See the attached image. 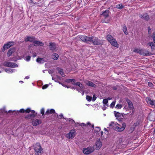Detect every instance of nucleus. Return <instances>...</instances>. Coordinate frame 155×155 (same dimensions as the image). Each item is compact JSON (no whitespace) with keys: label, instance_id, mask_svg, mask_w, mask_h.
I'll return each mask as SVG.
<instances>
[{"label":"nucleus","instance_id":"obj_1","mask_svg":"<svg viewBox=\"0 0 155 155\" xmlns=\"http://www.w3.org/2000/svg\"><path fill=\"white\" fill-rule=\"evenodd\" d=\"M110 126H111L113 129L118 132H121L123 131L126 127V124L124 122L122 124L121 127H119L118 125H117L114 123V122H111L109 124Z\"/></svg>","mask_w":155,"mask_h":155},{"label":"nucleus","instance_id":"obj_2","mask_svg":"<svg viewBox=\"0 0 155 155\" xmlns=\"http://www.w3.org/2000/svg\"><path fill=\"white\" fill-rule=\"evenodd\" d=\"M34 150L35 151V155H41V153L43 150L40 143H36L34 146Z\"/></svg>","mask_w":155,"mask_h":155},{"label":"nucleus","instance_id":"obj_3","mask_svg":"<svg viewBox=\"0 0 155 155\" xmlns=\"http://www.w3.org/2000/svg\"><path fill=\"white\" fill-rule=\"evenodd\" d=\"M92 43L94 45H100L102 44V42L101 41L97 38L95 37H90V42Z\"/></svg>","mask_w":155,"mask_h":155},{"label":"nucleus","instance_id":"obj_4","mask_svg":"<svg viewBox=\"0 0 155 155\" xmlns=\"http://www.w3.org/2000/svg\"><path fill=\"white\" fill-rule=\"evenodd\" d=\"M94 148L93 147H89L87 148H84L83 153L86 154H88L93 152L94 150Z\"/></svg>","mask_w":155,"mask_h":155},{"label":"nucleus","instance_id":"obj_5","mask_svg":"<svg viewBox=\"0 0 155 155\" xmlns=\"http://www.w3.org/2000/svg\"><path fill=\"white\" fill-rule=\"evenodd\" d=\"M4 66L11 68H16L18 67V65L15 63L5 61L3 64Z\"/></svg>","mask_w":155,"mask_h":155},{"label":"nucleus","instance_id":"obj_6","mask_svg":"<svg viewBox=\"0 0 155 155\" xmlns=\"http://www.w3.org/2000/svg\"><path fill=\"white\" fill-rule=\"evenodd\" d=\"M139 53L143 55H150L153 54L148 51L142 49H140Z\"/></svg>","mask_w":155,"mask_h":155},{"label":"nucleus","instance_id":"obj_7","mask_svg":"<svg viewBox=\"0 0 155 155\" xmlns=\"http://www.w3.org/2000/svg\"><path fill=\"white\" fill-rule=\"evenodd\" d=\"M75 130H72L67 135H68V138L70 139H71L74 137L75 136Z\"/></svg>","mask_w":155,"mask_h":155},{"label":"nucleus","instance_id":"obj_8","mask_svg":"<svg viewBox=\"0 0 155 155\" xmlns=\"http://www.w3.org/2000/svg\"><path fill=\"white\" fill-rule=\"evenodd\" d=\"M80 38L83 42L86 43L90 42V37L86 36H80L79 37Z\"/></svg>","mask_w":155,"mask_h":155},{"label":"nucleus","instance_id":"obj_9","mask_svg":"<svg viewBox=\"0 0 155 155\" xmlns=\"http://www.w3.org/2000/svg\"><path fill=\"white\" fill-rule=\"evenodd\" d=\"M25 112V110L23 109H21L19 111H15V110H13V111L9 110L8 111V112L7 111H6L5 112V113H6V114H7L8 113H10L11 112H12V113H15V114H16L17 115H18V114L20 112L21 113H24Z\"/></svg>","mask_w":155,"mask_h":155},{"label":"nucleus","instance_id":"obj_10","mask_svg":"<svg viewBox=\"0 0 155 155\" xmlns=\"http://www.w3.org/2000/svg\"><path fill=\"white\" fill-rule=\"evenodd\" d=\"M149 120L151 121H154L155 120V111L150 113L148 117Z\"/></svg>","mask_w":155,"mask_h":155},{"label":"nucleus","instance_id":"obj_11","mask_svg":"<svg viewBox=\"0 0 155 155\" xmlns=\"http://www.w3.org/2000/svg\"><path fill=\"white\" fill-rule=\"evenodd\" d=\"M31 114H29L25 116V118L30 119L31 117H34L36 116V114H35V112L34 110L31 111Z\"/></svg>","mask_w":155,"mask_h":155},{"label":"nucleus","instance_id":"obj_12","mask_svg":"<svg viewBox=\"0 0 155 155\" xmlns=\"http://www.w3.org/2000/svg\"><path fill=\"white\" fill-rule=\"evenodd\" d=\"M50 47V49L54 51L56 50V45L54 43L50 42L49 45Z\"/></svg>","mask_w":155,"mask_h":155},{"label":"nucleus","instance_id":"obj_13","mask_svg":"<svg viewBox=\"0 0 155 155\" xmlns=\"http://www.w3.org/2000/svg\"><path fill=\"white\" fill-rule=\"evenodd\" d=\"M84 83L87 85L92 87H96V85L92 82L87 80H85L84 81Z\"/></svg>","mask_w":155,"mask_h":155},{"label":"nucleus","instance_id":"obj_14","mask_svg":"<svg viewBox=\"0 0 155 155\" xmlns=\"http://www.w3.org/2000/svg\"><path fill=\"white\" fill-rule=\"evenodd\" d=\"M109 10L107 9L103 12L101 15H103L105 18H107L109 17Z\"/></svg>","mask_w":155,"mask_h":155},{"label":"nucleus","instance_id":"obj_15","mask_svg":"<svg viewBox=\"0 0 155 155\" xmlns=\"http://www.w3.org/2000/svg\"><path fill=\"white\" fill-rule=\"evenodd\" d=\"M41 120L36 119L34 121V120L33 119L32 120V124L34 126H36L41 124Z\"/></svg>","mask_w":155,"mask_h":155},{"label":"nucleus","instance_id":"obj_16","mask_svg":"<svg viewBox=\"0 0 155 155\" xmlns=\"http://www.w3.org/2000/svg\"><path fill=\"white\" fill-rule=\"evenodd\" d=\"M110 42L112 46L117 48L118 47V44L116 40L114 38L113 39L112 41H111Z\"/></svg>","mask_w":155,"mask_h":155},{"label":"nucleus","instance_id":"obj_17","mask_svg":"<svg viewBox=\"0 0 155 155\" xmlns=\"http://www.w3.org/2000/svg\"><path fill=\"white\" fill-rule=\"evenodd\" d=\"M15 51V49L14 48H10L7 52V56L8 57H10Z\"/></svg>","mask_w":155,"mask_h":155},{"label":"nucleus","instance_id":"obj_18","mask_svg":"<svg viewBox=\"0 0 155 155\" xmlns=\"http://www.w3.org/2000/svg\"><path fill=\"white\" fill-rule=\"evenodd\" d=\"M147 102L150 104V105L153 106L154 105L155 100H152L150 98L148 97H147L146 98Z\"/></svg>","mask_w":155,"mask_h":155},{"label":"nucleus","instance_id":"obj_19","mask_svg":"<svg viewBox=\"0 0 155 155\" xmlns=\"http://www.w3.org/2000/svg\"><path fill=\"white\" fill-rule=\"evenodd\" d=\"M35 38L34 37H28L27 38L25 39V41H30V42H33L35 41Z\"/></svg>","mask_w":155,"mask_h":155},{"label":"nucleus","instance_id":"obj_20","mask_svg":"<svg viewBox=\"0 0 155 155\" xmlns=\"http://www.w3.org/2000/svg\"><path fill=\"white\" fill-rule=\"evenodd\" d=\"M95 145L97 147V149H99L102 146V143L100 141V139L97 140L96 142Z\"/></svg>","mask_w":155,"mask_h":155},{"label":"nucleus","instance_id":"obj_21","mask_svg":"<svg viewBox=\"0 0 155 155\" xmlns=\"http://www.w3.org/2000/svg\"><path fill=\"white\" fill-rule=\"evenodd\" d=\"M147 45L150 46L151 48V50L153 51L155 49V45L154 43L153 42H149L147 43Z\"/></svg>","mask_w":155,"mask_h":155},{"label":"nucleus","instance_id":"obj_22","mask_svg":"<svg viewBox=\"0 0 155 155\" xmlns=\"http://www.w3.org/2000/svg\"><path fill=\"white\" fill-rule=\"evenodd\" d=\"M140 17L147 21H148L150 18L149 15L147 13L144 14L143 15H141Z\"/></svg>","mask_w":155,"mask_h":155},{"label":"nucleus","instance_id":"obj_23","mask_svg":"<svg viewBox=\"0 0 155 155\" xmlns=\"http://www.w3.org/2000/svg\"><path fill=\"white\" fill-rule=\"evenodd\" d=\"M33 43L34 44V46H43L44 45V43L42 42L37 41H34Z\"/></svg>","mask_w":155,"mask_h":155},{"label":"nucleus","instance_id":"obj_24","mask_svg":"<svg viewBox=\"0 0 155 155\" xmlns=\"http://www.w3.org/2000/svg\"><path fill=\"white\" fill-rule=\"evenodd\" d=\"M126 101L128 103L129 106V107L130 109H132L134 107L132 102L129 99H127L126 100Z\"/></svg>","mask_w":155,"mask_h":155},{"label":"nucleus","instance_id":"obj_25","mask_svg":"<svg viewBox=\"0 0 155 155\" xmlns=\"http://www.w3.org/2000/svg\"><path fill=\"white\" fill-rule=\"evenodd\" d=\"M36 62L39 64H43L45 61L44 59L43 58H39L38 57V58L36 59Z\"/></svg>","mask_w":155,"mask_h":155},{"label":"nucleus","instance_id":"obj_26","mask_svg":"<svg viewBox=\"0 0 155 155\" xmlns=\"http://www.w3.org/2000/svg\"><path fill=\"white\" fill-rule=\"evenodd\" d=\"M114 114H115V117H121V116L124 117V115L122 113H120L118 112H117L116 111H114Z\"/></svg>","mask_w":155,"mask_h":155},{"label":"nucleus","instance_id":"obj_27","mask_svg":"<svg viewBox=\"0 0 155 155\" xmlns=\"http://www.w3.org/2000/svg\"><path fill=\"white\" fill-rule=\"evenodd\" d=\"M14 43L12 42H9L6 44L5 45H4L6 47V49H8L11 46L13 45Z\"/></svg>","mask_w":155,"mask_h":155},{"label":"nucleus","instance_id":"obj_28","mask_svg":"<svg viewBox=\"0 0 155 155\" xmlns=\"http://www.w3.org/2000/svg\"><path fill=\"white\" fill-rule=\"evenodd\" d=\"M123 31L124 33L126 35H128V32H127V27L125 24H124L123 25Z\"/></svg>","mask_w":155,"mask_h":155},{"label":"nucleus","instance_id":"obj_29","mask_svg":"<svg viewBox=\"0 0 155 155\" xmlns=\"http://www.w3.org/2000/svg\"><path fill=\"white\" fill-rule=\"evenodd\" d=\"M59 57L58 55L56 53H54L52 55V58L54 60H57Z\"/></svg>","mask_w":155,"mask_h":155},{"label":"nucleus","instance_id":"obj_30","mask_svg":"<svg viewBox=\"0 0 155 155\" xmlns=\"http://www.w3.org/2000/svg\"><path fill=\"white\" fill-rule=\"evenodd\" d=\"M129 142L126 139H124L121 145L124 146H127L129 144Z\"/></svg>","mask_w":155,"mask_h":155},{"label":"nucleus","instance_id":"obj_31","mask_svg":"<svg viewBox=\"0 0 155 155\" xmlns=\"http://www.w3.org/2000/svg\"><path fill=\"white\" fill-rule=\"evenodd\" d=\"M65 82L67 83H74L76 81L74 79H68L65 80Z\"/></svg>","mask_w":155,"mask_h":155},{"label":"nucleus","instance_id":"obj_32","mask_svg":"<svg viewBox=\"0 0 155 155\" xmlns=\"http://www.w3.org/2000/svg\"><path fill=\"white\" fill-rule=\"evenodd\" d=\"M107 40L109 42H110L111 41L113 40L114 38L110 35H107Z\"/></svg>","mask_w":155,"mask_h":155},{"label":"nucleus","instance_id":"obj_33","mask_svg":"<svg viewBox=\"0 0 155 155\" xmlns=\"http://www.w3.org/2000/svg\"><path fill=\"white\" fill-rule=\"evenodd\" d=\"M58 70V72L60 73L62 77L64 76V74L62 69L61 68H59Z\"/></svg>","mask_w":155,"mask_h":155},{"label":"nucleus","instance_id":"obj_34","mask_svg":"<svg viewBox=\"0 0 155 155\" xmlns=\"http://www.w3.org/2000/svg\"><path fill=\"white\" fill-rule=\"evenodd\" d=\"M116 7L118 9H121L123 8L124 6L122 4H120L117 5Z\"/></svg>","mask_w":155,"mask_h":155},{"label":"nucleus","instance_id":"obj_35","mask_svg":"<svg viewBox=\"0 0 155 155\" xmlns=\"http://www.w3.org/2000/svg\"><path fill=\"white\" fill-rule=\"evenodd\" d=\"M124 139H123L122 138H119L118 139V142L121 145L122 143V142L124 140Z\"/></svg>","mask_w":155,"mask_h":155},{"label":"nucleus","instance_id":"obj_36","mask_svg":"<svg viewBox=\"0 0 155 155\" xmlns=\"http://www.w3.org/2000/svg\"><path fill=\"white\" fill-rule=\"evenodd\" d=\"M72 84L74 85H77L79 87L81 83L80 82H77V83L74 82V83H72Z\"/></svg>","mask_w":155,"mask_h":155},{"label":"nucleus","instance_id":"obj_37","mask_svg":"<svg viewBox=\"0 0 155 155\" xmlns=\"http://www.w3.org/2000/svg\"><path fill=\"white\" fill-rule=\"evenodd\" d=\"M86 99L89 101H90L92 100V97L89 96L87 95L86 96Z\"/></svg>","mask_w":155,"mask_h":155},{"label":"nucleus","instance_id":"obj_38","mask_svg":"<svg viewBox=\"0 0 155 155\" xmlns=\"http://www.w3.org/2000/svg\"><path fill=\"white\" fill-rule=\"evenodd\" d=\"M122 106L121 104H118L116 106V108L120 109L122 107Z\"/></svg>","mask_w":155,"mask_h":155},{"label":"nucleus","instance_id":"obj_39","mask_svg":"<svg viewBox=\"0 0 155 155\" xmlns=\"http://www.w3.org/2000/svg\"><path fill=\"white\" fill-rule=\"evenodd\" d=\"M152 38L154 43H155V32H153V34Z\"/></svg>","mask_w":155,"mask_h":155},{"label":"nucleus","instance_id":"obj_40","mask_svg":"<svg viewBox=\"0 0 155 155\" xmlns=\"http://www.w3.org/2000/svg\"><path fill=\"white\" fill-rule=\"evenodd\" d=\"M108 101L107 99H104L103 100V103L104 104H107V103H108Z\"/></svg>","mask_w":155,"mask_h":155},{"label":"nucleus","instance_id":"obj_41","mask_svg":"<svg viewBox=\"0 0 155 155\" xmlns=\"http://www.w3.org/2000/svg\"><path fill=\"white\" fill-rule=\"evenodd\" d=\"M115 101H113L112 102V103L111 104L110 106L111 107H113L114 106H115Z\"/></svg>","mask_w":155,"mask_h":155},{"label":"nucleus","instance_id":"obj_42","mask_svg":"<svg viewBox=\"0 0 155 155\" xmlns=\"http://www.w3.org/2000/svg\"><path fill=\"white\" fill-rule=\"evenodd\" d=\"M48 86H49V84H45L42 86V88L43 89H45L46 88H47L48 87Z\"/></svg>","mask_w":155,"mask_h":155},{"label":"nucleus","instance_id":"obj_43","mask_svg":"<svg viewBox=\"0 0 155 155\" xmlns=\"http://www.w3.org/2000/svg\"><path fill=\"white\" fill-rule=\"evenodd\" d=\"M5 71L6 72H7L8 71H9L10 72H11L12 71H13L12 69H10V68H9V69L6 68L5 69Z\"/></svg>","mask_w":155,"mask_h":155},{"label":"nucleus","instance_id":"obj_44","mask_svg":"<svg viewBox=\"0 0 155 155\" xmlns=\"http://www.w3.org/2000/svg\"><path fill=\"white\" fill-rule=\"evenodd\" d=\"M31 56H28L26 57V60L27 61H29L30 59Z\"/></svg>","mask_w":155,"mask_h":155},{"label":"nucleus","instance_id":"obj_45","mask_svg":"<svg viewBox=\"0 0 155 155\" xmlns=\"http://www.w3.org/2000/svg\"><path fill=\"white\" fill-rule=\"evenodd\" d=\"M50 113L51 114H52V113H55V111L53 109H51L50 110Z\"/></svg>","mask_w":155,"mask_h":155},{"label":"nucleus","instance_id":"obj_46","mask_svg":"<svg viewBox=\"0 0 155 155\" xmlns=\"http://www.w3.org/2000/svg\"><path fill=\"white\" fill-rule=\"evenodd\" d=\"M148 85L150 87H152L153 86V84L150 82H148Z\"/></svg>","mask_w":155,"mask_h":155},{"label":"nucleus","instance_id":"obj_47","mask_svg":"<svg viewBox=\"0 0 155 155\" xmlns=\"http://www.w3.org/2000/svg\"><path fill=\"white\" fill-rule=\"evenodd\" d=\"M147 29L148 31L149 34H151L152 32V31L150 27H148L147 28Z\"/></svg>","mask_w":155,"mask_h":155},{"label":"nucleus","instance_id":"obj_48","mask_svg":"<svg viewBox=\"0 0 155 155\" xmlns=\"http://www.w3.org/2000/svg\"><path fill=\"white\" fill-rule=\"evenodd\" d=\"M140 49H139L138 48L135 49L134 50V52H137V53H139V52L140 51Z\"/></svg>","mask_w":155,"mask_h":155},{"label":"nucleus","instance_id":"obj_49","mask_svg":"<svg viewBox=\"0 0 155 155\" xmlns=\"http://www.w3.org/2000/svg\"><path fill=\"white\" fill-rule=\"evenodd\" d=\"M31 111L30 109L29 108H27L26 110H25V112L27 113H29L30 111L31 112Z\"/></svg>","mask_w":155,"mask_h":155},{"label":"nucleus","instance_id":"obj_50","mask_svg":"<svg viewBox=\"0 0 155 155\" xmlns=\"http://www.w3.org/2000/svg\"><path fill=\"white\" fill-rule=\"evenodd\" d=\"M41 113L43 115L44 114V108H42L41 110Z\"/></svg>","mask_w":155,"mask_h":155},{"label":"nucleus","instance_id":"obj_51","mask_svg":"<svg viewBox=\"0 0 155 155\" xmlns=\"http://www.w3.org/2000/svg\"><path fill=\"white\" fill-rule=\"evenodd\" d=\"M52 79L53 80H54L56 82H58V79L56 78H54V77H53L52 78Z\"/></svg>","mask_w":155,"mask_h":155},{"label":"nucleus","instance_id":"obj_52","mask_svg":"<svg viewBox=\"0 0 155 155\" xmlns=\"http://www.w3.org/2000/svg\"><path fill=\"white\" fill-rule=\"evenodd\" d=\"M79 87L81 89H84L85 88L84 86L81 84V85H80V86H79Z\"/></svg>","mask_w":155,"mask_h":155},{"label":"nucleus","instance_id":"obj_53","mask_svg":"<svg viewBox=\"0 0 155 155\" xmlns=\"http://www.w3.org/2000/svg\"><path fill=\"white\" fill-rule=\"evenodd\" d=\"M70 122H71V124H73L74 123H75V121L73 119H70L69 120Z\"/></svg>","mask_w":155,"mask_h":155},{"label":"nucleus","instance_id":"obj_54","mask_svg":"<svg viewBox=\"0 0 155 155\" xmlns=\"http://www.w3.org/2000/svg\"><path fill=\"white\" fill-rule=\"evenodd\" d=\"M48 72L49 74H51L54 72V70H49Z\"/></svg>","mask_w":155,"mask_h":155},{"label":"nucleus","instance_id":"obj_55","mask_svg":"<svg viewBox=\"0 0 155 155\" xmlns=\"http://www.w3.org/2000/svg\"><path fill=\"white\" fill-rule=\"evenodd\" d=\"M62 85L64 87H66L67 88H69L71 87V86H69L66 85H64V84H62Z\"/></svg>","mask_w":155,"mask_h":155},{"label":"nucleus","instance_id":"obj_56","mask_svg":"<svg viewBox=\"0 0 155 155\" xmlns=\"http://www.w3.org/2000/svg\"><path fill=\"white\" fill-rule=\"evenodd\" d=\"M80 125L81 126H85L86 125V124L84 123H82L80 124Z\"/></svg>","mask_w":155,"mask_h":155},{"label":"nucleus","instance_id":"obj_57","mask_svg":"<svg viewBox=\"0 0 155 155\" xmlns=\"http://www.w3.org/2000/svg\"><path fill=\"white\" fill-rule=\"evenodd\" d=\"M96 98L97 97L95 96L94 95L93 97V99H92V101H94L96 99Z\"/></svg>","mask_w":155,"mask_h":155},{"label":"nucleus","instance_id":"obj_58","mask_svg":"<svg viewBox=\"0 0 155 155\" xmlns=\"http://www.w3.org/2000/svg\"><path fill=\"white\" fill-rule=\"evenodd\" d=\"M5 49H6V47L4 45V46H3V49H2V51L3 52H4V51H5Z\"/></svg>","mask_w":155,"mask_h":155},{"label":"nucleus","instance_id":"obj_59","mask_svg":"<svg viewBox=\"0 0 155 155\" xmlns=\"http://www.w3.org/2000/svg\"><path fill=\"white\" fill-rule=\"evenodd\" d=\"M49 111H50V110H47V111H46L45 114H50Z\"/></svg>","mask_w":155,"mask_h":155},{"label":"nucleus","instance_id":"obj_60","mask_svg":"<svg viewBox=\"0 0 155 155\" xmlns=\"http://www.w3.org/2000/svg\"><path fill=\"white\" fill-rule=\"evenodd\" d=\"M96 127L98 128L97 130V132H99L100 131V130H101V128H100V127Z\"/></svg>","mask_w":155,"mask_h":155},{"label":"nucleus","instance_id":"obj_61","mask_svg":"<svg viewBox=\"0 0 155 155\" xmlns=\"http://www.w3.org/2000/svg\"><path fill=\"white\" fill-rule=\"evenodd\" d=\"M113 90H116L117 89V88L116 87H113Z\"/></svg>","mask_w":155,"mask_h":155},{"label":"nucleus","instance_id":"obj_62","mask_svg":"<svg viewBox=\"0 0 155 155\" xmlns=\"http://www.w3.org/2000/svg\"><path fill=\"white\" fill-rule=\"evenodd\" d=\"M87 125H88L91 126V124L90 122H88L87 123Z\"/></svg>","mask_w":155,"mask_h":155},{"label":"nucleus","instance_id":"obj_63","mask_svg":"<svg viewBox=\"0 0 155 155\" xmlns=\"http://www.w3.org/2000/svg\"><path fill=\"white\" fill-rule=\"evenodd\" d=\"M36 56H37V54H36V53H35V54H33V57H36Z\"/></svg>","mask_w":155,"mask_h":155},{"label":"nucleus","instance_id":"obj_64","mask_svg":"<svg viewBox=\"0 0 155 155\" xmlns=\"http://www.w3.org/2000/svg\"><path fill=\"white\" fill-rule=\"evenodd\" d=\"M59 116L61 118H62L63 117V115L62 114H60Z\"/></svg>","mask_w":155,"mask_h":155}]
</instances>
